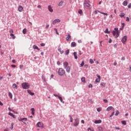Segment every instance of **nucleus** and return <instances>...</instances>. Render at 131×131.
Instances as JSON below:
<instances>
[{
  "label": "nucleus",
  "instance_id": "nucleus-37",
  "mask_svg": "<svg viewBox=\"0 0 131 131\" xmlns=\"http://www.w3.org/2000/svg\"><path fill=\"white\" fill-rule=\"evenodd\" d=\"M13 128H14V123H12L11 124L10 129H13Z\"/></svg>",
  "mask_w": 131,
  "mask_h": 131
},
{
  "label": "nucleus",
  "instance_id": "nucleus-51",
  "mask_svg": "<svg viewBox=\"0 0 131 131\" xmlns=\"http://www.w3.org/2000/svg\"><path fill=\"white\" fill-rule=\"evenodd\" d=\"M11 67H12V68H16V66L15 64H12L11 65Z\"/></svg>",
  "mask_w": 131,
  "mask_h": 131
},
{
  "label": "nucleus",
  "instance_id": "nucleus-16",
  "mask_svg": "<svg viewBox=\"0 0 131 131\" xmlns=\"http://www.w3.org/2000/svg\"><path fill=\"white\" fill-rule=\"evenodd\" d=\"M8 115H10V116H11V117H13V118H16V117L15 116V115L13 114H12V113L9 112L8 113Z\"/></svg>",
  "mask_w": 131,
  "mask_h": 131
},
{
  "label": "nucleus",
  "instance_id": "nucleus-64",
  "mask_svg": "<svg viewBox=\"0 0 131 131\" xmlns=\"http://www.w3.org/2000/svg\"><path fill=\"white\" fill-rule=\"evenodd\" d=\"M4 131H9V129L6 128L4 129Z\"/></svg>",
  "mask_w": 131,
  "mask_h": 131
},
{
  "label": "nucleus",
  "instance_id": "nucleus-47",
  "mask_svg": "<svg viewBox=\"0 0 131 131\" xmlns=\"http://www.w3.org/2000/svg\"><path fill=\"white\" fill-rule=\"evenodd\" d=\"M9 32L10 33V34H12V33H13L14 31H13L12 29H11V30H10Z\"/></svg>",
  "mask_w": 131,
  "mask_h": 131
},
{
  "label": "nucleus",
  "instance_id": "nucleus-12",
  "mask_svg": "<svg viewBox=\"0 0 131 131\" xmlns=\"http://www.w3.org/2000/svg\"><path fill=\"white\" fill-rule=\"evenodd\" d=\"M98 78L96 79L95 82H100V80H101V76H97Z\"/></svg>",
  "mask_w": 131,
  "mask_h": 131
},
{
  "label": "nucleus",
  "instance_id": "nucleus-18",
  "mask_svg": "<svg viewBox=\"0 0 131 131\" xmlns=\"http://www.w3.org/2000/svg\"><path fill=\"white\" fill-rule=\"evenodd\" d=\"M71 36L69 34L68 36L66 38V40L68 41L69 40H71Z\"/></svg>",
  "mask_w": 131,
  "mask_h": 131
},
{
  "label": "nucleus",
  "instance_id": "nucleus-31",
  "mask_svg": "<svg viewBox=\"0 0 131 131\" xmlns=\"http://www.w3.org/2000/svg\"><path fill=\"white\" fill-rule=\"evenodd\" d=\"M98 129L99 131H103V127H102L101 126L98 127Z\"/></svg>",
  "mask_w": 131,
  "mask_h": 131
},
{
  "label": "nucleus",
  "instance_id": "nucleus-40",
  "mask_svg": "<svg viewBox=\"0 0 131 131\" xmlns=\"http://www.w3.org/2000/svg\"><path fill=\"white\" fill-rule=\"evenodd\" d=\"M69 52H70V51H69V50H67L66 51V52H65V54L66 55H69Z\"/></svg>",
  "mask_w": 131,
  "mask_h": 131
},
{
  "label": "nucleus",
  "instance_id": "nucleus-13",
  "mask_svg": "<svg viewBox=\"0 0 131 131\" xmlns=\"http://www.w3.org/2000/svg\"><path fill=\"white\" fill-rule=\"evenodd\" d=\"M102 122V120H95L94 122V123H95V124H98L99 123H101Z\"/></svg>",
  "mask_w": 131,
  "mask_h": 131
},
{
  "label": "nucleus",
  "instance_id": "nucleus-3",
  "mask_svg": "<svg viewBox=\"0 0 131 131\" xmlns=\"http://www.w3.org/2000/svg\"><path fill=\"white\" fill-rule=\"evenodd\" d=\"M23 89H24V90H27V89H29V86H30L29 85V83L27 82H24L21 84Z\"/></svg>",
  "mask_w": 131,
  "mask_h": 131
},
{
  "label": "nucleus",
  "instance_id": "nucleus-32",
  "mask_svg": "<svg viewBox=\"0 0 131 131\" xmlns=\"http://www.w3.org/2000/svg\"><path fill=\"white\" fill-rule=\"evenodd\" d=\"M78 13H79V14H80V15H83V13L82 12V10H80V9L79 10Z\"/></svg>",
  "mask_w": 131,
  "mask_h": 131
},
{
  "label": "nucleus",
  "instance_id": "nucleus-34",
  "mask_svg": "<svg viewBox=\"0 0 131 131\" xmlns=\"http://www.w3.org/2000/svg\"><path fill=\"white\" fill-rule=\"evenodd\" d=\"M98 13H100V14H102L103 15H105V16H108V14L107 13H105L102 12L101 11H98Z\"/></svg>",
  "mask_w": 131,
  "mask_h": 131
},
{
  "label": "nucleus",
  "instance_id": "nucleus-54",
  "mask_svg": "<svg viewBox=\"0 0 131 131\" xmlns=\"http://www.w3.org/2000/svg\"><path fill=\"white\" fill-rule=\"evenodd\" d=\"M99 12H100V11L95 10V11H94V13H95V14H98V13H99Z\"/></svg>",
  "mask_w": 131,
  "mask_h": 131
},
{
  "label": "nucleus",
  "instance_id": "nucleus-46",
  "mask_svg": "<svg viewBox=\"0 0 131 131\" xmlns=\"http://www.w3.org/2000/svg\"><path fill=\"white\" fill-rule=\"evenodd\" d=\"M89 102L91 103V104H93L94 101H93V99H90L89 100Z\"/></svg>",
  "mask_w": 131,
  "mask_h": 131
},
{
  "label": "nucleus",
  "instance_id": "nucleus-48",
  "mask_svg": "<svg viewBox=\"0 0 131 131\" xmlns=\"http://www.w3.org/2000/svg\"><path fill=\"white\" fill-rule=\"evenodd\" d=\"M118 114H119V111H117L116 113L115 114L116 116H117L118 115Z\"/></svg>",
  "mask_w": 131,
  "mask_h": 131
},
{
  "label": "nucleus",
  "instance_id": "nucleus-9",
  "mask_svg": "<svg viewBox=\"0 0 131 131\" xmlns=\"http://www.w3.org/2000/svg\"><path fill=\"white\" fill-rule=\"evenodd\" d=\"M18 120L19 121H22V122H23L24 123H25V122H24L23 121H27L28 119L27 118H23L18 119Z\"/></svg>",
  "mask_w": 131,
  "mask_h": 131
},
{
  "label": "nucleus",
  "instance_id": "nucleus-23",
  "mask_svg": "<svg viewBox=\"0 0 131 131\" xmlns=\"http://www.w3.org/2000/svg\"><path fill=\"white\" fill-rule=\"evenodd\" d=\"M73 55H74L75 59H77V58H78L77 57V53L76 52H74Z\"/></svg>",
  "mask_w": 131,
  "mask_h": 131
},
{
  "label": "nucleus",
  "instance_id": "nucleus-53",
  "mask_svg": "<svg viewBox=\"0 0 131 131\" xmlns=\"http://www.w3.org/2000/svg\"><path fill=\"white\" fill-rule=\"evenodd\" d=\"M49 27H50V25H47V26L46 27V29H48L49 28Z\"/></svg>",
  "mask_w": 131,
  "mask_h": 131
},
{
  "label": "nucleus",
  "instance_id": "nucleus-27",
  "mask_svg": "<svg viewBox=\"0 0 131 131\" xmlns=\"http://www.w3.org/2000/svg\"><path fill=\"white\" fill-rule=\"evenodd\" d=\"M71 46L73 47H76V43L75 42H73L71 43Z\"/></svg>",
  "mask_w": 131,
  "mask_h": 131
},
{
  "label": "nucleus",
  "instance_id": "nucleus-19",
  "mask_svg": "<svg viewBox=\"0 0 131 131\" xmlns=\"http://www.w3.org/2000/svg\"><path fill=\"white\" fill-rule=\"evenodd\" d=\"M119 16L121 18H123V17H124V18H125V17H124V16H125V14H124V13H121Z\"/></svg>",
  "mask_w": 131,
  "mask_h": 131
},
{
  "label": "nucleus",
  "instance_id": "nucleus-63",
  "mask_svg": "<svg viewBox=\"0 0 131 131\" xmlns=\"http://www.w3.org/2000/svg\"><path fill=\"white\" fill-rule=\"evenodd\" d=\"M57 65H60V61H57Z\"/></svg>",
  "mask_w": 131,
  "mask_h": 131
},
{
  "label": "nucleus",
  "instance_id": "nucleus-17",
  "mask_svg": "<svg viewBox=\"0 0 131 131\" xmlns=\"http://www.w3.org/2000/svg\"><path fill=\"white\" fill-rule=\"evenodd\" d=\"M65 69H66V71L67 72H68V73H69V72H70V67H67V68H65Z\"/></svg>",
  "mask_w": 131,
  "mask_h": 131
},
{
  "label": "nucleus",
  "instance_id": "nucleus-2",
  "mask_svg": "<svg viewBox=\"0 0 131 131\" xmlns=\"http://www.w3.org/2000/svg\"><path fill=\"white\" fill-rule=\"evenodd\" d=\"M115 31H113L112 33L113 35L115 37V38H117L119 36V31L118 28H115Z\"/></svg>",
  "mask_w": 131,
  "mask_h": 131
},
{
  "label": "nucleus",
  "instance_id": "nucleus-57",
  "mask_svg": "<svg viewBox=\"0 0 131 131\" xmlns=\"http://www.w3.org/2000/svg\"><path fill=\"white\" fill-rule=\"evenodd\" d=\"M89 88H93V85L92 84H90L89 85Z\"/></svg>",
  "mask_w": 131,
  "mask_h": 131
},
{
  "label": "nucleus",
  "instance_id": "nucleus-15",
  "mask_svg": "<svg viewBox=\"0 0 131 131\" xmlns=\"http://www.w3.org/2000/svg\"><path fill=\"white\" fill-rule=\"evenodd\" d=\"M31 110L32 115H34L35 113V110L34 109V108H32Z\"/></svg>",
  "mask_w": 131,
  "mask_h": 131
},
{
  "label": "nucleus",
  "instance_id": "nucleus-25",
  "mask_svg": "<svg viewBox=\"0 0 131 131\" xmlns=\"http://www.w3.org/2000/svg\"><path fill=\"white\" fill-rule=\"evenodd\" d=\"M26 32H27V29L25 28L23 30V34H26Z\"/></svg>",
  "mask_w": 131,
  "mask_h": 131
},
{
  "label": "nucleus",
  "instance_id": "nucleus-56",
  "mask_svg": "<svg viewBox=\"0 0 131 131\" xmlns=\"http://www.w3.org/2000/svg\"><path fill=\"white\" fill-rule=\"evenodd\" d=\"M128 8L129 9H130V8H131V3L129 4L128 5Z\"/></svg>",
  "mask_w": 131,
  "mask_h": 131
},
{
  "label": "nucleus",
  "instance_id": "nucleus-35",
  "mask_svg": "<svg viewBox=\"0 0 131 131\" xmlns=\"http://www.w3.org/2000/svg\"><path fill=\"white\" fill-rule=\"evenodd\" d=\"M10 36L13 38V39H15L16 37L13 34H10Z\"/></svg>",
  "mask_w": 131,
  "mask_h": 131
},
{
  "label": "nucleus",
  "instance_id": "nucleus-24",
  "mask_svg": "<svg viewBox=\"0 0 131 131\" xmlns=\"http://www.w3.org/2000/svg\"><path fill=\"white\" fill-rule=\"evenodd\" d=\"M8 96L10 97V99H13V94L11 92L8 93Z\"/></svg>",
  "mask_w": 131,
  "mask_h": 131
},
{
  "label": "nucleus",
  "instance_id": "nucleus-42",
  "mask_svg": "<svg viewBox=\"0 0 131 131\" xmlns=\"http://www.w3.org/2000/svg\"><path fill=\"white\" fill-rule=\"evenodd\" d=\"M121 122H122V124H123L124 125H126V121H122Z\"/></svg>",
  "mask_w": 131,
  "mask_h": 131
},
{
  "label": "nucleus",
  "instance_id": "nucleus-28",
  "mask_svg": "<svg viewBox=\"0 0 131 131\" xmlns=\"http://www.w3.org/2000/svg\"><path fill=\"white\" fill-rule=\"evenodd\" d=\"M58 51L60 53V54H63V53H64V51L62 50V49L61 48L58 49Z\"/></svg>",
  "mask_w": 131,
  "mask_h": 131
},
{
  "label": "nucleus",
  "instance_id": "nucleus-33",
  "mask_svg": "<svg viewBox=\"0 0 131 131\" xmlns=\"http://www.w3.org/2000/svg\"><path fill=\"white\" fill-rule=\"evenodd\" d=\"M63 3L64 2L63 1H61L60 2H59V3L58 4L59 7H61V6H63Z\"/></svg>",
  "mask_w": 131,
  "mask_h": 131
},
{
  "label": "nucleus",
  "instance_id": "nucleus-49",
  "mask_svg": "<svg viewBox=\"0 0 131 131\" xmlns=\"http://www.w3.org/2000/svg\"><path fill=\"white\" fill-rule=\"evenodd\" d=\"M126 21L127 22H129V18L128 17H127L126 18Z\"/></svg>",
  "mask_w": 131,
  "mask_h": 131
},
{
  "label": "nucleus",
  "instance_id": "nucleus-55",
  "mask_svg": "<svg viewBox=\"0 0 131 131\" xmlns=\"http://www.w3.org/2000/svg\"><path fill=\"white\" fill-rule=\"evenodd\" d=\"M103 101L104 102V103H108V100L107 99H104Z\"/></svg>",
  "mask_w": 131,
  "mask_h": 131
},
{
  "label": "nucleus",
  "instance_id": "nucleus-21",
  "mask_svg": "<svg viewBox=\"0 0 131 131\" xmlns=\"http://www.w3.org/2000/svg\"><path fill=\"white\" fill-rule=\"evenodd\" d=\"M33 49H34V50H38V51H39L38 47L35 45L33 46Z\"/></svg>",
  "mask_w": 131,
  "mask_h": 131
},
{
  "label": "nucleus",
  "instance_id": "nucleus-30",
  "mask_svg": "<svg viewBox=\"0 0 131 131\" xmlns=\"http://www.w3.org/2000/svg\"><path fill=\"white\" fill-rule=\"evenodd\" d=\"M58 99L60 100V102H61V103H64V102L63 101V99L62 98V97L58 96Z\"/></svg>",
  "mask_w": 131,
  "mask_h": 131
},
{
  "label": "nucleus",
  "instance_id": "nucleus-39",
  "mask_svg": "<svg viewBox=\"0 0 131 131\" xmlns=\"http://www.w3.org/2000/svg\"><path fill=\"white\" fill-rule=\"evenodd\" d=\"M101 110H102V108L101 107H98L97 109V111H98V112H101Z\"/></svg>",
  "mask_w": 131,
  "mask_h": 131
},
{
  "label": "nucleus",
  "instance_id": "nucleus-7",
  "mask_svg": "<svg viewBox=\"0 0 131 131\" xmlns=\"http://www.w3.org/2000/svg\"><path fill=\"white\" fill-rule=\"evenodd\" d=\"M36 126H37V127H43V124L40 122H39L37 123Z\"/></svg>",
  "mask_w": 131,
  "mask_h": 131
},
{
  "label": "nucleus",
  "instance_id": "nucleus-4",
  "mask_svg": "<svg viewBox=\"0 0 131 131\" xmlns=\"http://www.w3.org/2000/svg\"><path fill=\"white\" fill-rule=\"evenodd\" d=\"M58 74L60 76H63L65 74V70L62 68H60L58 70Z\"/></svg>",
  "mask_w": 131,
  "mask_h": 131
},
{
  "label": "nucleus",
  "instance_id": "nucleus-62",
  "mask_svg": "<svg viewBox=\"0 0 131 131\" xmlns=\"http://www.w3.org/2000/svg\"><path fill=\"white\" fill-rule=\"evenodd\" d=\"M115 128L116 129H118V130L120 129V128L119 127H116Z\"/></svg>",
  "mask_w": 131,
  "mask_h": 131
},
{
  "label": "nucleus",
  "instance_id": "nucleus-20",
  "mask_svg": "<svg viewBox=\"0 0 131 131\" xmlns=\"http://www.w3.org/2000/svg\"><path fill=\"white\" fill-rule=\"evenodd\" d=\"M63 66H64V68H66L68 67H69V66H68V62H64L63 63Z\"/></svg>",
  "mask_w": 131,
  "mask_h": 131
},
{
  "label": "nucleus",
  "instance_id": "nucleus-61",
  "mask_svg": "<svg viewBox=\"0 0 131 131\" xmlns=\"http://www.w3.org/2000/svg\"><path fill=\"white\" fill-rule=\"evenodd\" d=\"M19 68H20V69H22V68H23V65H20L19 66Z\"/></svg>",
  "mask_w": 131,
  "mask_h": 131
},
{
  "label": "nucleus",
  "instance_id": "nucleus-59",
  "mask_svg": "<svg viewBox=\"0 0 131 131\" xmlns=\"http://www.w3.org/2000/svg\"><path fill=\"white\" fill-rule=\"evenodd\" d=\"M108 42H109V43H111L112 42V40L111 39H110Z\"/></svg>",
  "mask_w": 131,
  "mask_h": 131
},
{
  "label": "nucleus",
  "instance_id": "nucleus-43",
  "mask_svg": "<svg viewBox=\"0 0 131 131\" xmlns=\"http://www.w3.org/2000/svg\"><path fill=\"white\" fill-rule=\"evenodd\" d=\"M84 65V61H82V63L80 64L81 67H83V66Z\"/></svg>",
  "mask_w": 131,
  "mask_h": 131
},
{
  "label": "nucleus",
  "instance_id": "nucleus-36",
  "mask_svg": "<svg viewBox=\"0 0 131 131\" xmlns=\"http://www.w3.org/2000/svg\"><path fill=\"white\" fill-rule=\"evenodd\" d=\"M81 81L82 82H85V78L84 77L81 78Z\"/></svg>",
  "mask_w": 131,
  "mask_h": 131
},
{
  "label": "nucleus",
  "instance_id": "nucleus-58",
  "mask_svg": "<svg viewBox=\"0 0 131 131\" xmlns=\"http://www.w3.org/2000/svg\"><path fill=\"white\" fill-rule=\"evenodd\" d=\"M121 60L122 61H124V60H125V58L124 57H123L121 58Z\"/></svg>",
  "mask_w": 131,
  "mask_h": 131
},
{
  "label": "nucleus",
  "instance_id": "nucleus-45",
  "mask_svg": "<svg viewBox=\"0 0 131 131\" xmlns=\"http://www.w3.org/2000/svg\"><path fill=\"white\" fill-rule=\"evenodd\" d=\"M70 122H73V118H72L71 116H70Z\"/></svg>",
  "mask_w": 131,
  "mask_h": 131
},
{
  "label": "nucleus",
  "instance_id": "nucleus-50",
  "mask_svg": "<svg viewBox=\"0 0 131 131\" xmlns=\"http://www.w3.org/2000/svg\"><path fill=\"white\" fill-rule=\"evenodd\" d=\"M46 46V44L45 43H42L40 44L41 47H45Z\"/></svg>",
  "mask_w": 131,
  "mask_h": 131
},
{
  "label": "nucleus",
  "instance_id": "nucleus-1",
  "mask_svg": "<svg viewBox=\"0 0 131 131\" xmlns=\"http://www.w3.org/2000/svg\"><path fill=\"white\" fill-rule=\"evenodd\" d=\"M83 5L85 9H87L88 10H91L92 9V6L90 4V1H85Z\"/></svg>",
  "mask_w": 131,
  "mask_h": 131
},
{
  "label": "nucleus",
  "instance_id": "nucleus-52",
  "mask_svg": "<svg viewBox=\"0 0 131 131\" xmlns=\"http://www.w3.org/2000/svg\"><path fill=\"white\" fill-rule=\"evenodd\" d=\"M114 113H115V112H113L112 113V115L110 116V117H112V116H113V115H114Z\"/></svg>",
  "mask_w": 131,
  "mask_h": 131
},
{
  "label": "nucleus",
  "instance_id": "nucleus-26",
  "mask_svg": "<svg viewBox=\"0 0 131 131\" xmlns=\"http://www.w3.org/2000/svg\"><path fill=\"white\" fill-rule=\"evenodd\" d=\"M12 87H13V89H17L18 88V86H17V84H16L15 83L13 84Z\"/></svg>",
  "mask_w": 131,
  "mask_h": 131
},
{
  "label": "nucleus",
  "instance_id": "nucleus-11",
  "mask_svg": "<svg viewBox=\"0 0 131 131\" xmlns=\"http://www.w3.org/2000/svg\"><path fill=\"white\" fill-rule=\"evenodd\" d=\"M18 11L19 12H23V7H22L21 6H18Z\"/></svg>",
  "mask_w": 131,
  "mask_h": 131
},
{
  "label": "nucleus",
  "instance_id": "nucleus-14",
  "mask_svg": "<svg viewBox=\"0 0 131 131\" xmlns=\"http://www.w3.org/2000/svg\"><path fill=\"white\" fill-rule=\"evenodd\" d=\"M27 92L28 94H29V95H30L31 96H34V93L31 92V91L28 90H27Z\"/></svg>",
  "mask_w": 131,
  "mask_h": 131
},
{
  "label": "nucleus",
  "instance_id": "nucleus-38",
  "mask_svg": "<svg viewBox=\"0 0 131 131\" xmlns=\"http://www.w3.org/2000/svg\"><path fill=\"white\" fill-rule=\"evenodd\" d=\"M89 62L90 64H94V60L92 59H90Z\"/></svg>",
  "mask_w": 131,
  "mask_h": 131
},
{
  "label": "nucleus",
  "instance_id": "nucleus-10",
  "mask_svg": "<svg viewBox=\"0 0 131 131\" xmlns=\"http://www.w3.org/2000/svg\"><path fill=\"white\" fill-rule=\"evenodd\" d=\"M48 10L49 12H50L51 13H53V7L50 5L48 6Z\"/></svg>",
  "mask_w": 131,
  "mask_h": 131
},
{
  "label": "nucleus",
  "instance_id": "nucleus-5",
  "mask_svg": "<svg viewBox=\"0 0 131 131\" xmlns=\"http://www.w3.org/2000/svg\"><path fill=\"white\" fill-rule=\"evenodd\" d=\"M126 40H127V36H124L122 37V40H121L122 43H123V45H124L125 43V42H126Z\"/></svg>",
  "mask_w": 131,
  "mask_h": 131
},
{
  "label": "nucleus",
  "instance_id": "nucleus-22",
  "mask_svg": "<svg viewBox=\"0 0 131 131\" xmlns=\"http://www.w3.org/2000/svg\"><path fill=\"white\" fill-rule=\"evenodd\" d=\"M112 109H113V106H108L106 108V111H110V110H112Z\"/></svg>",
  "mask_w": 131,
  "mask_h": 131
},
{
  "label": "nucleus",
  "instance_id": "nucleus-6",
  "mask_svg": "<svg viewBox=\"0 0 131 131\" xmlns=\"http://www.w3.org/2000/svg\"><path fill=\"white\" fill-rule=\"evenodd\" d=\"M60 22H61L60 19H56L53 21L52 24H53V25H55L56 23H60Z\"/></svg>",
  "mask_w": 131,
  "mask_h": 131
},
{
  "label": "nucleus",
  "instance_id": "nucleus-8",
  "mask_svg": "<svg viewBox=\"0 0 131 131\" xmlns=\"http://www.w3.org/2000/svg\"><path fill=\"white\" fill-rule=\"evenodd\" d=\"M75 123L74 124V126H77L78 124H79V120L78 119H76L75 120Z\"/></svg>",
  "mask_w": 131,
  "mask_h": 131
},
{
  "label": "nucleus",
  "instance_id": "nucleus-41",
  "mask_svg": "<svg viewBox=\"0 0 131 131\" xmlns=\"http://www.w3.org/2000/svg\"><path fill=\"white\" fill-rule=\"evenodd\" d=\"M100 85H102V86H106V83L104 82H101Z\"/></svg>",
  "mask_w": 131,
  "mask_h": 131
},
{
  "label": "nucleus",
  "instance_id": "nucleus-44",
  "mask_svg": "<svg viewBox=\"0 0 131 131\" xmlns=\"http://www.w3.org/2000/svg\"><path fill=\"white\" fill-rule=\"evenodd\" d=\"M105 33H110V32H109V30L108 29H106L105 31Z\"/></svg>",
  "mask_w": 131,
  "mask_h": 131
},
{
  "label": "nucleus",
  "instance_id": "nucleus-29",
  "mask_svg": "<svg viewBox=\"0 0 131 131\" xmlns=\"http://www.w3.org/2000/svg\"><path fill=\"white\" fill-rule=\"evenodd\" d=\"M123 6H127V1L125 0L124 1L123 3Z\"/></svg>",
  "mask_w": 131,
  "mask_h": 131
},
{
  "label": "nucleus",
  "instance_id": "nucleus-60",
  "mask_svg": "<svg viewBox=\"0 0 131 131\" xmlns=\"http://www.w3.org/2000/svg\"><path fill=\"white\" fill-rule=\"evenodd\" d=\"M8 110H9V111H12V112H14V111L12 110V109H11V108L9 107Z\"/></svg>",
  "mask_w": 131,
  "mask_h": 131
}]
</instances>
